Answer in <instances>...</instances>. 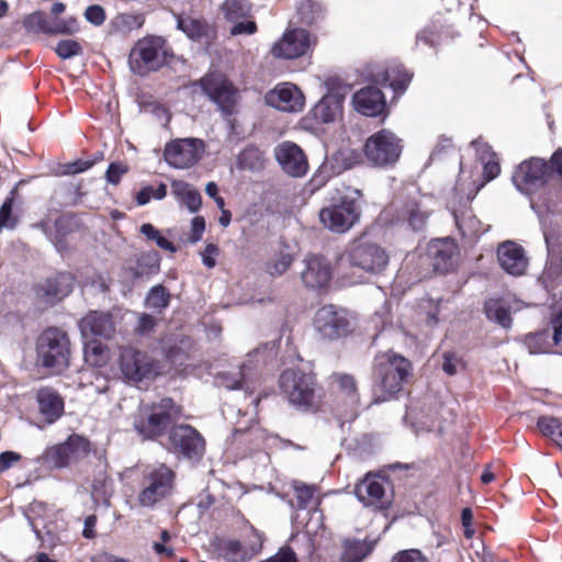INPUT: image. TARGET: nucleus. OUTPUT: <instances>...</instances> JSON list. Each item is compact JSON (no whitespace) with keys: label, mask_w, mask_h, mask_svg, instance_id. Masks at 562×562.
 <instances>
[{"label":"nucleus","mask_w":562,"mask_h":562,"mask_svg":"<svg viewBox=\"0 0 562 562\" xmlns=\"http://www.w3.org/2000/svg\"><path fill=\"white\" fill-rule=\"evenodd\" d=\"M234 25L231 29L232 35H241V34H254L257 31V25L251 20H238L233 21Z\"/></svg>","instance_id":"0e129e2a"},{"label":"nucleus","mask_w":562,"mask_h":562,"mask_svg":"<svg viewBox=\"0 0 562 562\" xmlns=\"http://www.w3.org/2000/svg\"><path fill=\"white\" fill-rule=\"evenodd\" d=\"M16 188L12 189L0 206V233L3 228L14 229L19 224V216L13 214Z\"/></svg>","instance_id":"37998d69"},{"label":"nucleus","mask_w":562,"mask_h":562,"mask_svg":"<svg viewBox=\"0 0 562 562\" xmlns=\"http://www.w3.org/2000/svg\"><path fill=\"white\" fill-rule=\"evenodd\" d=\"M36 366L50 375L63 374L70 367L71 341L68 333L59 327L45 328L35 344Z\"/></svg>","instance_id":"7ed1b4c3"},{"label":"nucleus","mask_w":562,"mask_h":562,"mask_svg":"<svg viewBox=\"0 0 562 562\" xmlns=\"http://www.w3.org/2000/svg\"><path fill=\"white\" fill-rule=\"evenodd\" d=\"M170 303V294L164 285H156L151 288L147 296V305L150 308L161 311Z\"/></svg>","instance_id":"3c124183"},{"label":"nucleus","mask_w":562,"mask_h":562,"mask_svg":"<svg viewBox=\"0 0 562 562\" xmlns=\"http://www.w3.org/2000/svg\"><path fill=\"white\" fill-rule=\"evenodd\" d=\"M293 261L294 256L291 252L290 246L282 241L276 257L268 262L267 271L273 277L281 276L291 267Z\"/></svg>","instance_id":"79ce46f5"},{"label":"nucleus","mask_w":562,"mask_h":562,"mask_svg":"<svg viewBox=\"0 0 562 562\" xmlns=\"http://www.w3.org/2000/svg\"><path fill=\"white\" fill-rule=\"evenodd\" d=\"M459 368H464L463 360L458 357L454 352H445L443 353V362L442 370L448 375H454L458 372Z\"/></svg>","instance_id":"bf43d9fd"},{"label":"nucleus","mask_w":562,"mask_h":562,"mask_svg":"<svg viewBox=\"0 0 562 562\" xmlns=\"http://www.w3.org/2000/svg\"><path fill=\"white\" fill-rule=\"evenodd\" d=\"M90 451V441L81 435L72 434L64 442L46 448L42 460L47 467L64 469L86 458Z\"/></svg>","instance_id":"9b49d317"},{"label":"nucleus","mask_w":562,"mask_h":562,"mask_svg":"<svg viewBox=\"0 0 562 562\" xmlns=\"http://www.w3.org/2000/svg\"><path fill=\"white\" fill-rule=\"evenodd\" d=\"M552 340L551 330L546 328L528 334L525 338V345L530 353H555V342Z\"/></svg>","instance_id":"58836bf2"},{"label":"nucleus","mask_w":562,"mask_h":562,"mask_svg":"<svg viewBox=\"0 0 562 562\" xmlns=\"http://www.w3.org/2000/svg\"><path fill=\"white\" fill-rule=\"evenodd\" d=\"M166 194H167V187L164 183H160L156 189H154L150 186H146L137 192L135 200L138 205H145L153 198L157 199V200H161L166 196Z\"/></svg>","instance_id":"864d4df0"},{"label":"nucleus","mask_w":562,"mask_h":562,"mask_svg":"<svg viewBox=\"0 0 562 562\" xmlns=\"http://www.w3.org/2000/svg\"><path fill=\"white\" fill-rule=\"evenodd\" d=\"M280 394L296 408L317 413L321 411L325 392L313 371L288 368L279 376Z\"/></svg>","instance_id":"f257e3e1"},{"label":"nucleus","mask_w":562,"mask_h":562,"mask_svg":"<svg viewBox=\"0 0 562 562\" xmlns=\"http://www.w3.org/2000/svg\"><path fill=\"white\" fill-rule=\"evenodd\" d=\"M79 327L83 337L111 339L115 333L112 316L98 311H91L82 317Z\"/></svg>","instance_id":"393cba45"},{"label":"nucleus","mask_w":562,"mask_h":562,"mask_svg":"<svg viewBox=\"0 0 562 562\" xmlns=\"http://www.w3.org/2000/svg\"><path fill=\"white\" fill-rule=\"evenodd\" d=\"M193 348L194 340L189 336L181 335L165 348V357L171 363L181 366L190 358Z\"/></svg>","instance_id":"c9c22d12"},{"label":"nucleus","mask_w":562,"mask_h":562,"mask_svg":"<svg viewBox=\"0 0 562 562\" xmlns=\"http://www.w3.org/2000/svg\"><path fill=\"white\" fill-rule=\"evenodd\" d=\"M266 158L257 147L248 146L236 157L235 170L240 173H258L263 170Z\"/></svg>","instance_id":"72a5a7b5"},{"label":"nucleus","mask_w":562,"mask_h":562,"mask_svg":"<svg viewBox=\"0 0 562 562\" xmlns=\"http://www.w3.org/2000/svg\"><path fill=\"white\" fill-rule=\"evenodd\" d=\"M175 483L176 473L166 464L146 467L138 480L137 504L144 508H155L172 494Z\"/></svg>","instance_id":"39448f33"},{"label":"nucleus","mask_w":562,"mask_h":562,"mask_svg":"<svg viewBox=\"0 0 562 562\" xmlns=\"http://www.w3.org/2000/svg\"><path fill=\"white\" fill-rule=\"evenodd\" d=\"M329 387L333 394L339 395L344 401L351 405L360 402L358 383L352 374L345 372H334L329 376Z\"/></svg>","instance_id":"c85d7f7f"},{"label":"nucleus","mask_w":562,"mask_h":562,"mask_svg":"<svg viewBox=\"0 0 562 562\" xmlns=\"http://www.w3.org/2000/svg\"><path fill=\"white\" fill-rule=\"evenodd\" d=\"M301 278L306 288H325L331 279V269L328 261L316 255H311L305 259V269Z\"/></svg>","instance_id":"b1692460"},{"label":"nucleus","mask_w":562,"mask_h":562,"mask_svg":"<svg viewBox=\"0 0 562 562\" xmlns=\"http://www.w3.org/2000/svg\"><path fill=\"white\" fill-rule=\"evenodd\" d=\"M22 460V456L15 451H4L0 453V473L8 471L14 463Z\"/></svg>","instance_id":"338daca9"},{"label":"nucleus","mask_w":562,"mask_h":562,"mask_svg":"<svg viewBox=\"0 0 562 562\" xmlns=\"http://www.w3.org/2000/svg\"><path fill=\"white\" fill-rule=\"evenodd\" d=\"M205 144L200 138H179L168 143L164 150L166 162L177 169L194 166L204 155Z\"/></svg>","instance_id":"4468645a"},{"label":"nucleus","mask_w":562,"mask_h":562,"mask_svg":"<svg viewBox=\"0 0 562 562\" xmlns=\"http://www.w3.org/2000/svg\"><path fill=\"white\" fill-rule=\"evenodd\" d=\"M119 367L125 380L139 383L160 374V362L146 351L124 347L120 351Z\"/></svg>","instance_id":"1a4fd4ad"},{"label":"nucleus","mask_w":562,"mask_h":562,"mask_svg":"<svg viewBox=\"0 0 562 562\" xmlns=\"http://www.w3.org/2000/svg\"><path fill=\"white\" fill-rule=\"evenodd\" d=\"M72 277L57 272L45 279L37 288V293L49 300L60 301L72 291Z\"/></svg>","instance_id":"c756f323"},{"label":"nucleus","mask_w":562,"mask_h":562,"mask_svg":"<svg viewBox=\"0 0 562 562\" xmlns=\"http://www.w3.org/2000/svg\"><path fill=\"white\" fill-rule=\"evenodd\" d=\"M402 151L401 140L387 130H382L367 139L364 154L376 166L394 164Z\"/></svg>","instance_id":"ddd939ff"},{"label":"nucleus","mask_w":562,"mask_h":562,"mask_svg":"<svg viewBox=\"0 0 562 562\" xmlns=\"http://www.w3.org/2000/svg\"><path fill=\"white\" fill-rule=\"evenodd\" d=\"M171 192L176 199L191 212H196L202 205L200 192L181 179H175L172 181Z\"/></svg>","instance_id":"f704fd0d"},{"label":"nucleus","mask_w":562,"mask_h":562,"mask_svg":"<svg viewBox=\"0 0 562 562\" xmlns=\"http://www.w3.org/2000/svg\"><path fill=\"white\" fill-rule=\"evenodd\" d=\"M493 179L494 178H484L481 183H477L473 178H457L453 187V195L459 204L471 203L485 183Z\"/></svg>","instance_id":"e433bc0d"},{"label":"nucleus","mask_w":562,"mask_h":562,"mask_svg":"<svg viewBox=\"0 0 562 562\" xmlns=\"http://www.w3.org/2000/svg\"><path fill=\"white\" fill-rule=\"evenodd\" d=\"M484 313L488 321L495 322L504 328H509L513 323L510 311L498 299H488L484 303Z\"/></svg>","instance_id":"ea45409f"},{"label":"nucleus","mask_w":562,"mask_h":562,"mask_svg":"<svg viewBox=\"0 0 562 562\" xmlns=\"http://www.w3.org/2000/svg\"><path fill=\"white\" fill-rule=\"evenodd\" d=\"M551 335L555 342V353L562 355V308L551 319Z\"/></svg>","instance_id":"13d9d810"},{"label":"nucleus","mask_w":562,"mask_h":562,"mask_svg":"<svg viewBox=\"0 0 562 562\" xmlns=\"http://www.w3.org/2000/svg\"><path fill=\"white\" fill-rule=\"evenodd\" d=\"M199 86L213 103H215L224 116H231L237 112L239 89L227 76L220 71H211L204 75L193 86Z\"/></svg>","instance_id":"6e6552de"},{"label":"nucleus","mask_w":562,"mask_h":562,"mask_svg":"<svg viewBox=\"0 0 562 562\" xmlns=\"http://www.w3.org/2000/svg\"><path fill=\"white\" fill-rule=\"evenodd\" d=\"M181 415L182 407L166 396L157 402L140 404L132 416V425L144 440H158L169 432Z\"/></svg>","instance_id":"f03ea898"},{"label":"nucleus","mask_w":562,"mask_h":562,"mask_svg":"<svg viewBox=\"0 0 562 562\" xmlns=\"http://www.w3.org/2000/svg\"><path fill=\"white\" fill-rule=\"evenodd\" d=\"M313 326L319 338L328 341L338 340L352 331L347 312L334 304L324 305L316 311Z\"/></svg>","instance_id":"f8f14e48"},{"label":"nucleus","mask_w":562,"mask_h":562,"mask_svg":"<svg viewBox=\"0 0 562 562\" xmlns=\"http://www.w3.org/2000/svg\"><path fill=\"white\" fill-rule=\"evenodd\" d=\"M274 157L281 169L289 176H305L310 169L303 149L292 142H282L274 148Z\"/></svg>","instance_id":"6ab92c4d"},{"label":"nucleus","mask_w":562,"mask_h":562,"mask_svg":"<svg viewBox=\"0 0 562 562\" xmlns=\"http://www.w3.org/2000/svg\"><path fill=\"white\" fill-rule=\"evenodd\" d=\"M515 187L531 201L547 202L552 194V178H512Z\"/></svg>","instance_id":"2f4dec72"},{"label":"nucleus","mask_w":562,"mask_h":562,"mask_svg":"<svg viewBox=\"0 0 562 562\" xmlns=\"http://www.w3.org/2000/svg\"><path fill=\"white\" fill-rule=\"evenodd\" d=\"M94 162L95 160L90 159H78L68 164L56 162L52 166L50 172L55 173V176H76L89 170Z\"/></svg>","instance_id":"c03bdc74"},{"label":"nucleus","mask_w":562,"mask_h":562,"mask_svg":"<svg viewBox=\"0 0 562 562\" xmlns=\"http://www.w3.org/2000/svg\"><path fill=\"white\" fill-rule=\"evenodd\" d=\"M312 45V40L307 31L295 29L286 31L282 38L272 47V54L276 57L293 59L304 55Z\"/></svg>","instance_id":"aec40b11"},{"label":"nucleus","mask_w":562,"mask_h":562,"mask_svg":"<svg viewBox=\"0 0 562 562\" xmlns=\"http://www.w3.org/2000/svg\"><path fill=\"white\" fill-rule=\"evenodd\" d=\"M385 80L395 91H404L412 80V75L401 65H395L385 70Z\"/></svg>","instance_id":"49530a36"},{"label":"nucleus","mask_w":562,"mask_h":562,"mask_svg":"<svg viewBox=\"0 0 562 562\" xmlns=\"http://www.w3.org/2000/svg\"><path fill=\"white\" fill-rule=\"evenodd\" d=\"M540 434L550 438L562 450V420L554 416H540L537 420Z\"/></svg>","instance_id":"a19ab883"},{"label":"nucleus","mask_w":562,"mask_h":562,"mask_svg":"<svg viewBox=\"0 0 562 562\" xmlns=\"http://www.w3.org/2000/svg\"><path fill=\"white\" fill-rule=\"evenodd\" d=\"M391 562H428L427 558L417 549H407L397 552Z\"/></svg>","instance_id":"052dcab7"},{"label":"nucleus","mask_w":562,"mask_h":562,"mask_svg":"<svg viewBox=\"0 0 562 562\" xmlns=\"http://www.w3.org/2000/svg\"><path fill=\"white\" fill-rule=\"evenodd\" d=\"M251 7L247 0H226L223 11L227 20L238 21L250 16Z\"/></svg>","instance_id":"a18cd8bd"},{"label":"nucleus","mask_w":562,"mask_h":562,"mask_svg":"<svg viewBox=\"0 0 562 562\" xmlns=\"http://www.w3.org/2000/svg\"><path fill=\"white\" fill-rule=\"evenodd\" d=\"M390 261L389 254L372 243L356 240L341 254L339 265L371 276L382 274Z\"/></svg>","instance_id":"423d86ee"},{"label":"nucleus","mask_w":562,"mask_h":562,"mask_svg":"<svg viewBox=\"0 0 562 562\" xmlns=\"http://www.w3.org/2000/svg\"><path fill=\"white\" fill-rule=\"evenodd\" d=\"M36 400L40 413L48 424L55 423L63 416L65 407L64 400L53 387H41L37 391Z\"/></svg>","instance_id":"cd10ccee"},{"label":"nucleus","mask_w":562,"mask_h":562,"mask_svg":"<svg viewBox=\"0 0 562 562\" xmlns=\"http://www.w3.org/2000/svg\"><path fill=\"white\" fill-rule=\"evenodd\" d=\"M360 217V209L355 199L342 198L339 203L322 209L319 218L333 232L345 233Z\"/></svg>","instance_id":"2eb2a0df"},{"label":"nucleus","mask_w":562,"mask_h":562,"mask_svg":"<svg viewBox=\"0 0 562 562\" xmlns=\"http://www.w3.org/2000/svg\"><path fill=\"white\" fill-rule=\"evenodd\" d=\"M366 542L353 540L348 541L341 555V562H361L370 553Z\"/></svg>","instance_id":"de8ad7c7"},{"label":"nucleus","mask_w":562,"mask_h":562,"mask_svg":"<svg viewBox=\"0 0 562 562\" xmlns=\"http://www.w3.org/2000/svg\"><path fill=\"white\" fill-rule=\"evenodd\" d=\"M55 52L60 58L68 59L80 55L82 53V47L75 40H64L57 43Z\"/></svg>","instance_id":"4d7b16f0"},{"label":"nucleus","mask_w":562,"mask_h":562,"mask_svg":"<svg viewBox=\"0 0 562 562\" xmlns=\"http://www.w3.org/2000/svg\"><path fill=\"white\" fill-rule=\"evenodd\" d=\"M471 147L475 150L476 156V165L475 169H467L463 162L460 160V172H481V176H499L501 173V164L498 155L492 149V147L483 142L481 138H477L471 142Z\"/></svg>","instance_id":"4be33fe9"},{"label":"nucleus","mask_w":562,"mask_h":562,"mask_svg":"<svg viewBox=\"0 0 562 562\" xmlns=\"http://www.w3.org/2000/svg\"><path fill=\"white\" fill-rule=\"evenodd\" d=\"M167 435L166 448L178 458L193 461H200L203 458L205 440L193 426L173 424Z\"/></svg>","instance_id":"9d476101"},{"label":"nucleus","mask_w":562,"mask_h":562,"mask_svg":"<svg viewBox=\"0 0 562 562\" xmlns=\"http://www.w3.org/2000/svg\"><path fill=\"white\" fill-rule=\"evenodd\" d=\"M36 227L54 241L58 250L66 248V237L86 229L81 218L74 213H65L54 221L55 231H53L49 218H44L35 224Z\"/></svg>","instance_id":"a211bd4d"},{"label":"nucleus","mask_w":562,"mask_h":562,"mask_svg":"<svg viewBox=\"0 0 562 562\" xmlns=\"http://www.w3.org/2000/svg\"><path fill=\"white\" fill-rule=\"evenodd\" d=\"M356 495L366 507L374 512H386L393 503L392 497L385 493L382 477L371 473L356 485Z\"/></svg>","instance_id":"dca6fc26"},{"label":"nucleus","mask_w":562,"mask_h":562,"mask_svg":"<svg viewBox=\"0 0 562 562\" xmlns=\"http://www.w3.org/2000/svg\"><path fill=\"white\" fill-rule=\"evenodd\" d=\"M86 19L94 25H101L105 20L104 9L100 5H90L85 12Z\"/></svg>","instance_id":"69168bd1"},{"label":"nucleus","mask_w":562,"mask_h":562,"mask_svg":"<svg viewBox=\"0 0 562 562\" xmlns=\"http://www.w3.org/2000/svg\"><path fill=\"white\" fill-rule=\"evenodd\" d=\"M23 26L30 33L72 34L78 31V23L75 18L56 20L50 23L45 13L41 11L29 14L23 20Z\"/></svg>","instance_id":"412c9836"},{"label":"nucleus","mask_w":562,"mask_h":562,"mask_svg":"<svg viewBox=\"0 0 562 562\" xmlns=\"http://www.w3.org/2000/svg\"><path fill=\"white\" fill-rule=\"evenodd\" d=\"M427 251L434 270L446 273L453 268L459 247L452 238H441L431 240Z\"/></svg>","instance_id":"5701e85b"},{"label":"nucleus","mask_w":562,"mask_h":562,"mask_svg":"<svg viewBox=\"0 0 562 562\" xmlns=\"http://www.w3.org/2000/svg\"><path fill=\"white\" fill-rule=\"evenodd\" d=\"M355 109L367 116H376L385 109V99L382 91L369 86L357 91L352 97Z\"/></svg>","instance_id":"bb28decb"},{"label":"nucleus","mask_w":562,"mask_h":562,"mask_svg":"<svg viewBox=\"0 0 562 562\" xmlns=\"http://www.w3.org/2000/svg\"><path fill=\"white\" fill-rule=\"evenodd\" d=\"M155 326H156L155 318L149 314H143L138 319L136 330L140 335H146V334L151 333L154 330Z\"/></svg>","instance_id":"774afa93"},{"label":"nucleus","mask_w":562,"mask_h":562,"mask_svg":"<svg viewBox=\"0 0 562 562\" xmlns=\"http://www.w3.org/2000/svg\"><path fill=\"white\" fill-rule=\"evenodd\" d=\"M549 164L539 157H531L520 162L517 167V176H544Z\"/></svg>","instance_id":"09e8293b"},{"label":"nucleus","mask_w":562,"mask_h":562,"mask_svg":"<svg viewBox=\"0 0 562 562\" xmlns=\"http://www.w3.org/2000/svg\"><path fill=\"white\" fill-rule=\"evenodd\" d=\"M501 267L509 274L520 276L527 269L528 261L521 246L514 241H505L497 249Z\"/></svg>","instance_id":"a878e982"},{"label":"nucleus","mask_w":562,"mask_h":562,"mask_svg":"<svg viewBox=\"0 0 562 562\" xmlns=\"http://www.w3.org/2000/svg\"><path fill=\"white\" fill-rule=\"evenodd\" d=\"M178 29L181 30L188 37L199 41L209 35L210 25L200 18L191 15H179L177 18Z\"/></svg>","instance_id":"4c0bfd02"},{"label":"nucleus","mask_w":562,"mask_h":562,"mask_svg":"<svg viewBox=\"0 0 562 562\" xmlns=\"http://www.w3.org/2000/svg\"><path fill=\"white\" fill-rule=\"evenodd\" d=\"M311 114L316 123L327 124L336 121L342 114V98L334 94H325L312 109Z\"/></svg>","instance_id":"7c9ffc66"},{"label":"nucleus","mask_w":562,"mask_h":562,"mask_svg":"<svg viewBox=\"0 0 562 562\" xmlns=\"http://www.w3.org/2000/svg\"><path fill=\"white\" fill-rule=\"evenodd\" d=\"M261 550V544L246 548L239 540L228 539L217 546L221 558L226 562H249Z\"/></svg>","instance_id":"473e14b6"},{"label":"nucleus","mask_w":562,"mask_h":562,"mask_svg":"<svg viewBox=\"0 0 562 562\" xmlns=\"http://www.w3.org/2000/svg\"><path fill=\"white\" fill-rule=\"evenodd\" d=\"M445 156L452 157L453 160L459 159L458 153L449 138H442L439 140L429 157V162H440Z\"/></svg>","instance_id":"603ef678"},{"label":"nucleus","mask_w":562,"mask_h":562,"mask_svg":"<svg viewBox=\"0 0 562 562\" xmlns=\"http://www.w3.org/2000/svg\"><path fill=\"white\" fill-rule=\"evenodd\" d=\"M120 23L128 29H139L145 21V18L142 13H124L119 16Z\"/></svg>","instance_id":"e2e57ef3"},{"label":"nucleus","mask_w":562,"mask_h":562,"mask_svg":"<svg viewBox=\"0 0 562 562\" xmlns=\"http://www.w3.org/2000/svg\"><path fill=\"white\" fill-rule=\"evenodd\" d=\"M316 487L314 485H307L305 483L294 484V495L296 499V508L302 510L306 509L313 502L315 496Z\"/></svg>","instance_id":"8fccbe9b"},{"label":"nucleus","mask_w":562,"mask_h":562,"mask_svg":"<svg viewBox=\"0 0 562 562\" xmlns=\"http://www.w3.org/2000/svg\"><path fill=\"white\" fill-rule=\"evenodd\" d=\"M106 348L98 341H92L87 346L86 359L95 367H101L106 362Z\"/></svg>","instance_id":"6e6d98bb"},{"label":"nucleus","mask_w":562,"mask_h":562,"mask_svg":"<svg viewBox=\"0 0 562 562\" xmlns=\"http://www.w3.org/2000/svg\"><path fill=\"white\" fill-rule=\"evenodd\" d=\"M373 374L381 391L376 402H385L403 391L413 374V364L401 355L385 352L375 358Z\"/></svg>","instance_id":"20e7f679"},{"label":"nucleus","mask_w":562,"mask_h":562,"mask_svg":"<svg viewBox=\"0 0 562 562\" xmlns=\"http://www.w3.org/2000/svg\"><path fill=\"white\" fill-rule=\"evenodd\" d=\"M261 562H299L297 555L290 546L281 547L276 554Z\"/></svg>","instance_id":"680f3d73"},{"label":"nucleus","mask_w":562,"mask_h":562,"mask_svg":"<svg viewBox=\"0 0 562 562\" xmlns=\"http://www.w3.org/2000/svg\"><path fill=\"white\" fill-rule=\"evenodd\" d=\"M265 102L282 112L297 113L304 109L305 97L294 83L281 82L265 94Z\"/></svg>","instance_id":"f3484780"},{"label":"nucleus","mask_w":562,"mask_h":562,"mask_svg":"<svg viewBox=\"0 0 562 562\" xmlns=\"http://www.w3.org/2000/svg\"><path fill=\"white\" fill-rule=\"evenodd\" d=\"M171 56L167 42L160 36L139 40L130 54V66L134 74L145 76L159 69Z\"/></svg>","instance_id":"0eeeda50"},{"label":"nucleus","mask_w":562,"mask_h":562,"mask_svg":"<svg viewBox=\"0 0 562 562\" xmlns=\"http://www.w3.org/2000/svg\"><path fill=\"white\" fill-rule=\"evenodd\" d=\"M166 194H167V187L164 183H160L156 189H154L150 186H146L137 192L135 200L138 205H145L153 198L157 199V200H161L166 196Z\"/></svg>","instance_id":"5fc2aeb1"}]
</instances>
